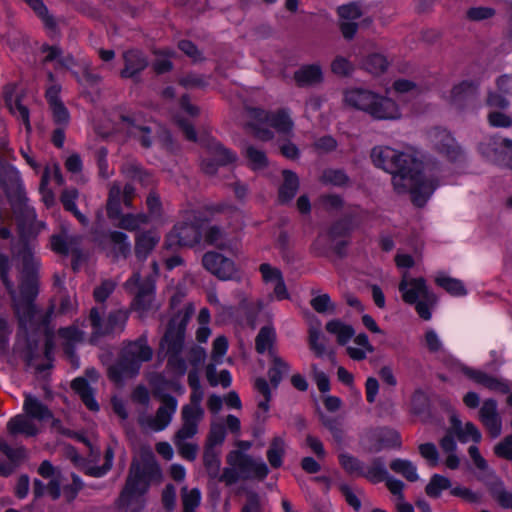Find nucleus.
I'll list each match as a JSON object with an SVG mask.
<instances>
[{
  "label": "nucleus",
  "mask_w": 512,
  "mask_h": 512,
  "mask_svg": "<svg viewBox=\"0 0 512 512\" xmlns=\"http://www.w3.org/2000/svg\"><path fill=\"white\" fill-rule=\"evenodd\" d=\"M322 179L325 183H331L333 185H344L347 182V176L338 170H329L324 172Z\"/></svg>",
  "instance_id": "nucleus-63"
},
{
  "label": "nucleus",
  "mask_w": 512,
  "mask_h": 512,
  "mask_svg": "<svg viewBox=\"0 0 512 512\" xmlns=\"http://www.w3.org/2000/svg\"><path fill=\"white\" fill-rule=\"evenodd\" d=\"M399 291L405 303L415 306L421 319L425 321L431 319V310L436 305L437 297L428 289L424 278H410L407 273H404L399 283Z\"/></svg>",
  "instance_id": "nucleus-5"
},
{
  "label": "nucleus",
  "mask_w": 512,
  "mask_h": 512,
  "mask_svg": "<svg viewBox=\"0 0 512 512\" xmlns=\"http://www.w3.org/2000/svg\"><path fill=\"white\" fill-rule=\"evenodd\" d=\"M202 263L209 273L220 280L224 279V255L221 251L206 252L203 256Z\"/></svg>",
  "instance_id": "nucleus-29"
},
{
  "label": "nucleus",
  "mask_w": 512,
  "mask_h": 512,
  "mask_svg": "<svg viewBox=\"0 0 512 512\" xmlns=\"http://www.w3.org/2000/svg\"><path fill=\"white\" fill-rule=\"evenodd\" d=\"M343 104L374 120L395 121L402 117L401 108L394 99L367 88L346 89L343 92Z\"/></svg>",
  "instance_id": "nucleus-3"
},
{
  "label": "nucleus",
  "mask_w": 512,
  "mask_h": 512,
  "mask_svg": "<svg viewBox=\"0 0 512 512\" xmlns=\"http://www.w3.org/2000/svg\"><path fill=\"white\" fill-rule=\"evenodd\" d=\"M311 307L318 313H334L335 305L332 303L328 294H319L310 301Z\"/></svg>",
  "instance_id": "nucleus-50"
},
{
  "label": "nucleus",
  "mask_w": 512,
  "mask_h": 512,
  "mask_svg": "<svg viewBox=\"0 0 512 512\" xmlns=\"http://www.w3.org/2000/svg\"><path fill=\"white\" fill-rule=\"evenodd\" d=\"M245 157L253 170L263 169L268 165V159L264 151L257 149L254 146H248L246 148Z\"/></svg>",
  "instance_id": "nucleus-48"
},
{
  "label": "nucleus",
  "mask_w": 512,
  "mask_h": 512,
  "mask_svg": "<svg viewBox=\"0 0 512 512\" xmlns=\"http://www.w3.org/2000/svg\"><path fill=\"white\" fill-rule=\"evenodd\" d=\"M39 473L42 477L49 479V483L46 487V492L53 498L56 499L60 496V484L61 474L57 471L50 462L43 461L39 467Z\"/></svg>",
  "instance_id": "nucleus-28"
},
{
  "label": "nucleus",
  "mask_w": 512,
  "mask_h": 512,
  "mask_svg": "<svg viewBox=\"0 0 512 512\" xmlns=\"http://www.w3.org/2000/svg\"><path fill=\"white\" fill-rule=\"evenodd\" d=\"M488 122L493 127H509L512 119L505 113L494 110L488 114Z\"/></svg>",
  "instance_id": "nucleus-60"
},
{
  "label": "nucleus",
  "mask_w": 512,
  "mask_h": 512,
  "mask_svg": "<svg viewBox=\"0 0 512 512\" xmlns=\"http://www.w3.org/2000/svg\"><path fill=\"white\" fill-rule=\"evenodd\" d=\"M34 13L41 19L46 28L54 31L56 28V21L48 12L47 7L42 0H24Z\"/></svg>",
  "instance_id": "nucleus-43"
},
{
  "label": "nucleus",
  "mask_w": 512,
  "mask_h": 512,
  "mask_svg": "<svg viewBox=\"0 0 512 512\" xmlns=\"http://www.w3.org/2000/svg\"><path fill=\"white\" fill-rule=\"evenodd\" d=\"M371 158L375 166L392 174V184L398 194L410 193L415 205L421 207L435 190L437 184L424 179L420 173V162L414 155L388 146L372 149Z\"/></svg>",
  "instance_id": "nucleus-1"
},
{
  "label": "nucleus",
  "mask_w": 512,
  "mask_h": 512,
  "mask_svg": "<svg viewBox=\"0 0 512 512\" xmlns=\"http://www.w3.org/2000/svg\"><path fill=\"white\" fill-rule=\"evenodd\" d=\"M362 475L373 483H379L386 479L388 473L384 464L379 460H374L365 469H362Z\"/></svg>",
  "instance_id": "nucleus-46"
},
{
  "label": "nucleus",
  "mask_w": 512,
  "mask_h": 512,
  "mask_svg": "<svg viewBox=\"0 0 512 512\" xmlns=\"http://www.w3.org/2000/svg\"><path fill=\"white\" fill-rule=\"evenodd\" d=\"M72 388L77 394H79L88 409L92 411H97L99 409L98 403L94 399L93 393L85 379H74L72 381Z\"/></svg>",
  "instance_id": "nucleus-37"
},
{
  "label": "nucleus",
  "mask_w": 512,
  "mask_h": 512,
  "mask_svg": "<svg viewBox=\"0 0 512 512\" xmlns=\"http://www.w3.org/2000/svg\"><path fill=\"white\" fill-rule=\"evenodd\" d=\"M128 319V313L117 310L111 313L107 320L102 319L97 309L90 312L91 341L95 342L100 336L121 331Z\"/></svg>",
  "instance_id": "nucleus-13"
},
{
  "label": "nucleus",
  "mask_w": 512,
  "mask_h": 512,
  "mask_svg": "<svg viewBox=\"0 0 512 512\" xmlns=\"http://www.w3.org/2000/svg\"><path fill=\"white\" fill-rule=\"evenodd\" d=\"M134 195V188L131 185H126L123 189L119 185H113L109 192V199L107 203L108 216L111 219H119L118 225L126 230H135L147 222V217L138 214H121V203L129 206L130 201Z\"/></svg>",
  "instance_id": "nucleus-7"
},
{
  "label": "nucleus",
  "mask_w": 512,
  "mask_h": 512,
  "mask_svg": "<svg viewBox=\"0 0 512 512\" xmlns=\"http://www.w3.org/2000/svg\"><path fill=\"white\" fill-rule=\"evenodd\" d=\"M420 455L427 460L431 467H436L439 463L438 451L432 443H424L419 446Z\"/></svg>",
  "instance_id": "nucleus-57"
},
{
  "label": "nucleus",
  "mask_w": 512,
  "mask_h": 512,
  "mask_svg": "<svg viewBox=\"0 0 512 512\" xmlns=\"http://www.w3.org/2000/svg\"><path fill=\"white\" fill-rule=\"evenodd\" d=\"M175 320L170 324L167 332L165 333L161 342V348L167 350V353H172L168 360V367L175 370L177 376H182L185 373V364L183 361L176 357V353L180 350L183 343V333L186 319L183 317L177 328L174 327Z\"/></svg>",
  "instance_id": "nucleus-12"
},
{
  "label": "nucleus",
  "mask_w": 512,
  "mask_h": 512,
  "mask_svg": "<svg viewBox=\"0 0 512 512\" xmlns=\"http://www.w3.org/2000/svg\"><path fill=\"white\" fill-rule=\"evenodd\" d=\"M494 452L497 456L512 459V435L507 436L503 441L494 447Z\"/></svg>",
  "instance_id": "nucleus-62"
},
{
  "label": "nucleus",
  "mask_w": 512,
  "mask_h": 512,
  "mask_svg": "<svg viewBox=\"0 0 512 512\" xmlns=\"http://www.w3.org/2000/svg\"><path fill=\"white\" fill-rule=\"evenodd\" d=\"M15 89V87L13 85H9L7 87H5V90H4V95H5V100H6V104L10 110V112L21 118L27 128V130L30 129V123H29V112L27 110V108L22 105L19 100L15 99L13 100L12 98V91Z\"/></svg>",
  "instance_id": "nucleus-32"
},
{
  "label": "nucleus",
  "mask_w": 512,
  "mask_h": 512,
  "mask_svg": "<svg viewBox=\"0 0 512 512\" xmlns=\"http://www.w3.org/2000/svg\"><path fill=\"white\" fill-rule=\"evenodd\" d=\"M290 370V366L281 357L272 354V366L268 371L271 384L276 388L284 375Z\"/></svg>",
  "instance_id": "nucleus-41"
},
{
  "label": "nucleus",
  "mask_w": 512,
  "mask_h": 512,
  "mask_svg": "<svg viewBox=\"0 0 512 512\" xmlns=\"http://www.w3.org/2000/svg\"><path fill=\"white\" fill-rule=\"evenodd\" d=\"M337 12L342 35L346 39H352L358 29L357 20L362 16L361 8L355 3H350L340 6Z\"/></svg>",
  "instance_id": "nucleus-17"
},
{
  "label": "nucleus",
  "mask_w": 512,
  "mask_h": 512,
  "mask_svg": "<svg viewBox=\"0 0 512 512\" xmlns=\"http://www.w3.org/2000/svg\"><path fill=\"white\" fill-rule=\"evenodd\" d=\"M494 13V10L489 7H473L467 11V17L473 21H480L491 18Z\"/></svg>",
  "instance_id": "nucleus-61"
},
{
  "label": "nucleus",
  "mask_w": 512,
  "mask_h": 512,
  "mask_svg": "<svg viewBox=\"0 0 512 512\" xmlns=\"http://www.w3.org/2000/svg\"><path fill=\"white\" fill-rule=\"evenodd\" d=\"M162 402L163 404L158 409L155 418L147 416L140 417L139 422L144 429L161 431L169 425L176 412L177 401L173 397L163 396Z\"/></svg>",
  "instance_id": "nucleus-15"
},
{
  "label": "nucleus",
  "mask_w": 512,
  "mask_h": 512,
  "mask_svg": "<svg viewBox=\"0 0 512 512\" xmlns=\"http://www.w3.org/2000/svg\"><path fill=\"white\" fill-rule=\"evenodd\" d=\"M201 225L178 223L167 238L169 246H193L200 242Z\"/></svg>",
  "instance_id": "nucleus-16"
},
{
  "label": "nucleus",
  "mask_w": 512,
  "mask_h": 512,
  "mask_svg": "<svg viewBox=\"0 0 512 512\" xmlns=\"http://www.w3.org/2000/svg\"><path fill=\"white\" fill-rule=\"evenodd\" d=\"M246 126L249 132L261 141H269L274 138L271 128L284 136L293 134L294 122L287 109H278L269 112L259 108L247 110Z\"/></svg>",
  "instance_id": "nucleus-4"
},
{
  "label": "nucleus",
  "mask_w": 512,
  "mask_h": 512,
  "mask_svg": "<svg viewBox=\"0 0 512 512\" xmlns=\"http://www.w3.org/2000/svg\"><path fill=\"white\" fill-rule=\"evenodd\" d=\"M325 328L327 332L336 336L337 342L340 345H345L354 336V329L352 326L345 324L340 320L334 319L327 322Z\"/></svg>",
  "instance_id": "nucleus-33"
},
{
  "label": "nucleus",
  "mask_w": 512,
  "mask_h": 512,
  "mask_svg": "<svg viewBox=\"0 0 512 512\" xmlns=\"http://www.w3.org/2000/svg\"><path fill=\"white\" fill-rule=\"evenodd\" d=\"M78 197V192L75 189H67L63 192L61 201L64 207L73 212L74 215L82 222H85V217L76 209L75 200Z\"/></svg>",
  "instance_id": "nucleus-53"
},
{
  "label": "nucleus",
  "mask_w": 512,
  "mask_h": 512,
  "mask_svg": "<svg viewBox=\"0 0 512 512\" xmlns=\"http://www.w3.org/2000/svg\"><path fill=\"white\" fill-rule=\"evenodd\" d=\"M241 512H263L259 496L254 493L249 494Z\"/></svg>",
  "instance_id": "nucleus-64"
},
{
  "label": "nucleus",
  "mask_w": 512,
  "mask_h": 512,
  "mask_svg": "<svg viewBox=\"0 0 512 512\" xmlns=\"http://www.w3.org/2000/svg\"><path fill=\"white\" fill-rule=\"evenodd\" d=\"M126 287L135 293L133 309L138 312L140 318H144L152 309L153 280L147 279L142 283L140 275L136 273L126 282Z\"/></svg>",
  "instance_id": "nucleus-14"
},
{
  "label": "nucleus",
  "mask_w": 512,
  "mask_h": 512,
  "mask_svg": "<svg viewBox=\"0 0 512 512\" xmlns=\"http://www.w3.org/2000/svg\"><path fill=\"white\" fill-rule=\"evenodd\" d=\"M224 355V337L219 336L214 342L212 363L207 367V379L212 386L224 383V371L216 372V366L222 364Z\"/></svg>",
  "instance_id": "nucleus-24"
},
{
  "label": "nucleus",
  "mask_w": 512,
  "mask_h": 512,
  "mask_svg": "<svg viewBox=\"0 0 512 512\" xmlns=\"http://www.w3.org/2000/svg\"><path fill=\"white\" fill-rule=\"evenodd\" d=\"M284 182L279 189V199L281 202L290 201L299 188V180L295 173L289 170L283 171Z\"/></svg>",
  "instance_id": "nucleus-34"
},
{
  "label": "nucleus",
  "mask_w": 512,
  "mask_h": 512,
  "mask_svg": "<svg viewBox=\"0 0 512 512\" xmlns=\"http://www.w3.org/2000/svg\"><path fill=\"white\" fill-rule=\"evenodd\" d=\"M197 432V424H194V431L190 433L189 431L184 430L183 423L182 427L176 434L175 445L179 451V454L187 460H194L196 458L198 446L195 443L188 440L191 439Z\"/></svg>",
  "instance_id": "nucleus-25"
},
{
  "label": "nucleus",
  "mask_w": 512,
  "mask_h": 512,
  "mask_svg": "<svg viewBox=\"0 0 512 512\" xmlns=\"http://www.w3.org/2000/svg\"><path fill=\"white\" fill-rule=\"evenodd\" d=\"M228 462L231 468L226 469V484L238 479H264L268 474V467L263 461L254 460L240 451H231Z\"/></svg>",
  "instance_id": "nucleus-10"
},
{
  "label": "nucleus",
  "mask_w": 512,
  "mask_h": 512,
  "mask_svg": "<svg viewBox=\"0 0 512 512\" xmlns=\"http://www.w3.org/2000/svg\"><path fill=\"white\" fill-rule=\"evenodd\" d=\"M109 239L113 245V249L117 254L125 255L130 251V243L126 234L122 232H113L110 234Z\"/></svg>",
  "instance_id": "nucleus-56"
},
{
  "label": "nucleus",
  "mask_w": 512,
  "mask_h": 512,
  "mask_svg": "<svg viewBox=\"0 0 512 512\" xmlns=\"http://www.w3.org/2000/svg\"><path fill=\"white\" fill-rule=\"evenodd\" d=\"M293 78L299 87L318 85L323 81V70L317 63L302 65L294 72Z\"/></svg>",
  "instance_id": "nucleus-23"
},
{
  "label": "nucleus",
  "mask_w": 512,
  "mask_h": 512,
  "mask_svg": "<svg viewBox=\"0 0 512 512\" xmlns=\"http://www.w3.org/2000/svg\"><path fill=\"white\" fill-rule=\"evenodd\" d=\"M286 442L283 437H274L267 451V459L273 468H279L283 462Z\"/></svg>",
  "instance_id": "nucleus-38"
},
{
  "label": "nucleus",
  "mask_w": 512,
  "mask_h": 512,
  "mask_svg": "<svg viewBox=\"0 0 512 512\" xmlns=\"http://www.w3.org/2000/svg\"><path fill=\"white\" fill-rule=\"evenodd\" d=\"M160 236L155 232H147L138 236L136 242V254L145 257L158 243Z\"/></svg>",
  "instance_id": "nucleus-44"
},
{
  "label": "nucleus",
  "mask_w": 512,
  "mask_h": 512,
  "mask_svg": "<svg viewBox=\"0 0 512 512\" xmlns=\"http://www.w3.org/2000/svg\"><path fill=\"white\" fill-rule=\"evenodd\" d=\"M122 128L127 133L135 138H138L143 146H149L151 141L148 134L151 131L150 127L144 125V121L139 114L122 117Z\"/></svg>",
  "instance_id": "nucleus-22"
},
{
  "label": "nucleus",
  "mask_w": 512,
  "mask_h": 512,
  "mask_svg": "<svg viewBox=\"0 0 512 512\" xmlns=\"http://www.w3.org/2000/svg\"><path fill=\"white\" fill-rule=\"evenodd\" d=\"M390 468L402 475L407 481L415 482L419 479L416 466L406 459H395L390 463Z\"/></svg>",
  "instance_id": "nucleus-40"
},
{
  "label": "nucleus",
  "mask_w": 512,
  "mask_h": 512,
  "mask_svg": "<svg viewBox=\"0 0 512 512\" xmlns=\"http://www.w3.org/2000/svg\"><path fill=\"white\" fill-rule=\"evenodd\" d=\"M51 180H54L58 185L63 184V177L60 172V168L55 164L45 168L40 184L42 200L47 207L53 205L55 201L53 192L47 187Z\"/></svg>",
  "instance_id": "nucleus-26"
},
{
  "label": "nucleus",
  "mask_w": 512,
  "mask_h": 512,
  "mask_svg": "<svg viewBox=\"0 0 512 512\" xmlns=\"http://www.w3.org/2000/svg\"><path fill=\"white\" fill-rule=\"evenodd\" d=\"M434 147L447 158L457 159L461 155V149L451 134L446 130L437 129L431 134Z\"/></svg>",
  "instance_id": "nucleus-21"
},
{
  "label": "nucleus",
  "mask_w": 512,
  "mask_h": 512,
  "mask_svg": "<svg viewBox=\"0 0 512 512\" xmlns=\"http://www.w3.org/2000/svg\"><path fill=\"white\" fill-rule=\"evenodd\" d=\"M202 393L194 390L191 395L190 404L182 409V420L184 422V430L190 433L194 431V424H199L204 415V410L201 407Z\"/></svg>",
  "instance_id": "nucleus-20"
},
{
  "label": "nucleus",
  "mask_w": 512,
  "mask_h": 512,
  "mask_svg": "<svg viewBox=\"0 0 512 512\" xmlns=\"http://www.w3.org/2000/svg\"><path fill=\"white\" fill-rule=\"evenodd\" d=\"M262 280L266 284H274L273 294L277 300H285L289 298V293L285 285L282 272L268 264L262 263L259 266Z\"/></svg>",
  "instance_id": "nucleus-19"
},
{
  "label": "nucleus",
  "mask_w": 512,
  "mask_h": 512,
  "mask_svg": "<svg viewBox=\"0 0 512 512\" xmlns=\"http://www.w3.org/2000/svg\"><path fill=\"white\" fill-rule=\"evenodd\" d=\"M182 500L184 506V512H194V509L198 507L201 501V494L198 489H182Z\"/></svg>",
  "instance_id": "nucleus-51"
},
{
  "label": "nucleus",
  "mask_w": 512,
  "mask_h": 512,
  "mask_svg": "<svg viewBox=\"0 0 512 512\" xmlns=\"http://www.w3.org/2000/svg\"><path fill=\"white\" fill-rule=\"evenodd\" d=\"M361 66L368 73L377 76L387 70L389 61L383 54L372 53L362 61Z\"/></svg>",
  "instance_id": "nucleus-36"
},
{
  "label": "nucleus",
  "mask_w": 512,
  "mask_h": 512,
  "mask_svg": "<svg viewBox=\"0 0 512 512\" xmlns=\"http://www.w3.org/2000/svg\"><path fill=\"white\" fill-rule=\"evenodd\" d=\"M125 68L121 72V76L128 78L145 68L147 62L142 54L132 50L124 54Z\"/></svg>",
  "instance_id": "nucleus-31"
},
{
  "label": "nucleus",
  "mask_w": 512,
  "mask_h": 512,
  "mask_svg": "<svg viewBox=\"0 0 512 512\" xmlns=\"http://www.w3.org/2000/svg\"><path fill=\"white\" fill-rule=\"evenodd\" d=\"M469 376L474 379L477 383L483 385L484 387L493 390L505 393L508 391V387L505 383H503L498 378H495L491 375H488L481 371H471Z\"/></svg>",
  "instance_id": "nucleus-39"
},
{
  "label": "nucleus",
  "mask_w": 512,
  "mask_h": 512,
  "mask_svg": "<svg viewBox=\"0 0 512 512\" xmlns=\"http://www.w3.org/2000/svg\"><path fill=\"white\" fill-rule=\"evenodd\" d=\"M37 293V282L33 278L22 283L19 293L11 292L20 325L25 329L44 321L43 314L33 305Z\"/></svg>",
  "instance_id": "nucleus-8"
},
{
  "label": "nucleus",
  "mask_w": 512,
  "mask_h": 512,
  "mask_svg": "<svg viewBox=\"0 0 512 512\" xmlns=\"http://www.w3.org/2000/svg\"><path fill=\"white\" fill-rule=\"evenodd\" d=\"M339 461L341 466L350 474H358L362 475V468L360 466L359 461L348 455V454H340Z\"/></svg>",
  "instance_id": "nucleus-59"
},
{
  "label": "nucleus",
  "mask_w": 512,
  "mask_h": 512,
  "mask_svg": "<svg viewBox=\"0 0 512 512\" xmlns=\"http://www.w3.org/2000/svg\"><path fill=\"white\" fill-rule=\"evenodd\" d=\"M308 343L310 349L317 357H322L326 352V344L321 332L316 328L309 329Z\"/></svg>",
  "instance_id": "nucleus-49"
},
{
  "label": "nucleus",
  "mask_w": 512,
  "mask_h": 512,
  "mask_svg": "<svg viewBox=\"0 0 512 512\" xmlns=\"http://www.w3.org/2000/svg\"><path fill=\"white\" fill-rule=\"evenodd\" d=\"M435 283L451 295L463 296L466 294V289L463 283L458 279L451 278L446 275H439L435 278Z\"/></svg>",
  "instance_id": "nucleus-45"
},
{
  "label": "nucleus",
  "mask_w": 512,
  "mask_h": 512,
  "mask_svg": "<svg viewBox=\"0 0 512 512\" xmlns=\"http://www.w3.org/2000/svg\"><path fill=\"white\" fill-rule=\"evenodd\" d=\"M152 350L144 339L129 343L123 349L121 360L109 368V377L116 383L135 375L143 362L150 360Z\"/></svg>",
  "instance_id": "nucleus-6"
},
{
  "label": "nucleus",
  "mask_w": 512,
  "mask_h": 512,
  "mask_svg": "<svg viewBox=\"0 0 512 512\" xmlns=\"http://www.w3.org/2000/svg\"><path fill=\"white\" fill-rule=\"evenodd\" d=\"M424 343L430 353H439L444 351V345L439 335L433 329L426 330L424 334Z\"/></svg>",
  "instance_id": "nucleus-55"
},
{
  "label": "nucleus",
  "mask_w": 512,
  "mask_h": 512,
  "mask_svg": "<svg viewBox=\"0 0 512 512\" xmlns=\"http://www.w3.org/2000/svg\"><path fill=\"white\" fill-rule=\"evenodd\" d=\"M354 344L358 347L349 346L347 347V354L353 360H364L368 354L374 352V347L369 342V339L366 334H358L354 337Z\"/></svg>",
  "instance_id": "nucleus-30"
},
{
  "label": "nucleus",
  "mask_w": 512,
  "mask_h": 512,
  "mask_svg": "<svg viewBox=\"0 0 512 512\" xmlns=\"http://www.w3.org/2000/svg\"><path fill=\"white\" fill-rule=\"evenodd\" d=\"M276 339L275 329L271 326L262 327L256 337L255 345L258 353L271 351Z\"/></svg>",
  "instance_id": "nucleus-42"
},
{
  "label": "nucleus",
  "mask_w": 512,
  "mask_h": 512,
  "mask_svg": "<svg viewBox=\"0 0 512 512\" xmlns=\"http://www.w3.org/2000/svg\"><path fill=\"white\" fill-rule=\"evenodd\" d=\"M479 420L492 437H498L502 431V421L497 410V402L487 399L479 410Z\"/></svg>",
  "instance_id": "nucleus-18"
},
{
  "label": "nucleus",
  "mask_w": 512,
  "mask_h": 512,
  "mask_svg": "<svg viewBox=\"0 0 512 512\" xmlns=\"http://www.w3.org/2000/svg\"><path fill=\"white\" fill-rule=\"evenodd\" d=\"M223 151L221 147H219L216 151L215 157L210 159V156H205L202 161V169L207 174H214L218 167L222 164Z\"/></svg>",
  "instance_id": "nucleus-58"
},
{
  "label": "nucleus",
  "mask_w": 512,
  "mask_h": 512,
  "mask_svg": "<svg viewBox=\"0 0 512 512\" xmlns=\"http://www.w3.org/2000/svg\"><path fill=\"white\" fill-rule=\"evenodd\" d=\"M224 441V424L220 418H214L207 438L204 462L209 475L213 478L219 477L221 467V454Z\"/></svg>",
  "instance_id": "nucleus-11"
},
{
  "label": "nucleus",
  "mask_w": 512,
  "mask_h": 512,
  "mask_svg": "<svg viewBox=\"0 0 512 512\" xmlns=\"http://www.w3.org/2000/svg\"><path fill=\"white\" fill-rule=\"evenodd\" d=\"M84 335L85 332L79 330L76 326L59 331V337L63 340V344L67 346V353H70L69 346L82 341L84 339Z\"/></svg>",
  "instance_id": "nucleus-52"
},
{
  "label": "nucleus",
  "mask_w": 512,
  "mask_h": 512,
  "mask_svg": "<svg viewBox=\"0 0 512 512\" xmlns=\"http://www.w3.org/2000/svg\"><path fill=\"white\" fill-rule=\"evenodd\" d=\"M162 474L151 449H143L135 459L119 503L126 512H134L143 506L142 496L152 482H159Z\"/></svg>",
  "instance_id": "nucleus-2"
},
{
  "label": "nucleus",
  "mask_w": 512,
  "mask_h": 512,
  "mask_svg": "<svg viewBox=\"0 0 512 512\" xmlns=\"http://www.w3.org/2000/svg\"><path fill=\"white\" fill-rule=\"evenodd\" d=\"M206 245H214L221 247L223 242V231L220 226L212 224L210 222H204L201 224L200 241Z\"/></svg>",
  "instance_id": "nucleus-35"
},
{
  "label": "nucleus",
  "mask_w": 512,
  "mask_h": 512,
  "mask_svg": "<svg viewBox=\"0 0 512 512\" xmlns=\"http://www.w3.org/2000/svg\"><path fill=\"white\" fill-rule=\"evenodd\" d=\"M451 482L448 478L434 474L429 483L425 488V492L429 497L437 498L440 496L441 492L450 488Z\"/></svg>",
  "instance_id": "nucleus-47"
},
{
  "label": "nucleus",
  "mask_w": 512,
  "mask_h": 512,
  "mask_svg": "<svg viewBox=\"0 0 512 512\" xmlns=\"http://www.w3.org/2000/svg\"><path fill=\"white\" fill-rule=\"evenodd\" d=\"M451 429L461 442H480L482 436L479 429L471 422H467L462 426L461 421L455 416H451Z\"/></svg>",
  "instance_id": "nucleus-27"
},
{
  "label": "nucleus",
  "mask_w": 512,
  "mask_h": 512,
  "mask_svg": "<svg viewBox=\"0 0 512 512\" xmlns=\"http://www.w3.org/2000/svg\"><path fill=\"white\" fill-rule=\"evenodd\" d=\"M23 407L25 415H17L10 419L7 429L10 434L34 436L38 432L34 420L44 421L49 419L51 414L41 402L32 396H26Z\"/></svg>",
  "instance_id": "nucleus-9"
},
{
  "label": "nucleus",
  "mask_w": 512,
  "mask_h": 512,
  "mask_svg": "<svg viewBox=\"0 0 512 512\" xmlns=\"http://www.w3.org/2000/svg\"><path fill=\"white\" fill-rule=\"evenodd\" d=\"M330 67L334 74L342 77L350 75L354 70L353 64L343 56L335 57Z\"/></svg>",
  "instance_id": "nucleus-54"
}]
</instances>
